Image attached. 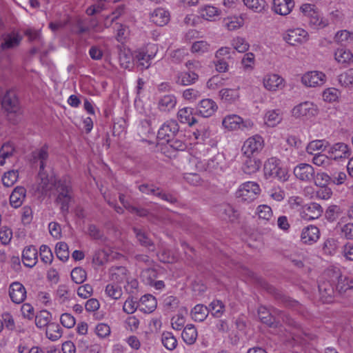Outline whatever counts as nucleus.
<instances>
[{"label":"nucleus","instance_id":"obj_1","mask_svg":"<svg viewBox=\"0 0 353 353\" xmlns=\"http://www.w3.org/2000/svg\"><path fill=\"white\" fill-rule=\"evenodd\" d=\"M0 103L8 119L14 124L17 123L23 110L16 91L12 88L4 90L0 86Z\"/></svg>","mask_w":353,"mask_h":353},{"label":"nucleus","instance_id":"obj_2","mask_svg":"<svg viewBox=\"0 0 353 353\" xmlns=\"http://www.w3.org/2000/svg\"><path fill=\"white\" fill-rule=\"evenodd\" d=\"M57 193L56 202L61 205L60 208L63 214L69 211V205L73 199V191L71 182L64 177L57 181L54 184Z\"/></svg>","mask_w":353,"mask_h":353},{"label":"nucleus","instance_id":"obj_3","mask_svg":"<svg viewBox=\"0 0 353 353\" xmlns=\"http://www.w3.org/2000/svg\"><path fill=\"white\" fill-rule=\"evenodd\" d=\"M224 163L223 155L217 154L206 162H203L196 157H192L190 160L189 165H194L197 171H206L217 174L223 171Z\"/></svg>","mask_w":353,"mask_h":353},{"label":"nucleus","instance_id":"obj_4","mask_svg":"<svg viewBox=\"0 0 353 353\" xmlns=\"http://www.w3.org/2000/svg\"><path fill=\"white\" fill-rule=\"evenodd\" d=\"M264 176L265 179H276L279 181L285 182L289 175L287 170L281 165L280 159L276 157L269 158L264 163Z\"/></svg>","mask_w":353,"mask_h":353},{"label":"nucleus","instance_id":"obj_5","mask_svg":"<svg viewBox=\"0 0 353 353\" xmlns=\"http://www.w3.org/2000/svg\"><path fill=\"white\" fill-rule=\"evenodd\" d=\"M263 287L265 290L273 296L274 299L283 306L296 311L300 314H303L305 311L304 307L297 301L290 298L285 294L282 291L275 288L274 286L264 283Z\"/></svg>","mask_w":353,"mask_h":353},{"label":"nucleus","instance_id":"obj_6","mask_svg":"<svg viewBox=\"0 0 353 353\" xmlns=\"http://www.w3.org/2000/svg\"><path fill=\"white\" fill-rule=\"evenodd\" d=\"M303 13L304 21L309 23L315 28H323L327 25V21L324 20L320 12L315 9V6L312 4H303L300 8Z\"/></svg>","mask_w":353,"mask_h":353},{"label":"nucleus","instance_id":"obj_7","mask_svg":"<svg viewBox=\"0 0 353 353\" xmlns=\"http://www.w3.org/2000/svg\"><path fill=\"white\" fill-rule=\"evenodd\" d=\"M261 192L259 185L253 181H248L240 185L236 192V196L243 202L254 201Z\"/></svg>","mask_w":353,"mask_h":353},{"label":"nucleus","instance_id":"obj_8","mask_svg":"<svg viewBox=\"0 0 353 353\" xmlns=\"http://www.w3.org/2000/svg\"><path fill=\"white\" fill-rule=\"evenodd\" d=\"M318 112L317 105L309 101L300 103L292 110V115L295 118L310 119L316 116Z\"/></svg>","mask_w":353,"mask_h":353},{"label":"nucleus","instance_id":"obj_9","mask_svg":"<svg viewBox=\"0 0 353 353\" xmlns=\"http://www.w3.org/2000/svg\"><path fill=\"white\" fill-rule=\"evenodd\" d=\"M264 147V140L260 135L256 134L247 139L241 148L243 155L256 156Z\"/></svg>","mask_w":353,"mask_h":353},{"label":"nucleus","instance_id":"obj_10","mask_svg":"<svg viewBox=\"0 0 353 353\" xmlns=\"http://www.w3.org/2000/svg\"><path fill=\"white\" fill-rule=\"evenodd\" d=\"M179 126L176 120L170 119L165 121L159 129L157 139L168 142L172 137L178 135Z\"/></svg>","mask_w":353,"mask_h":353},{"label":"nucleus","instance_id":"obj_11","mask_svg":"<svg viewBox=\"0 0 353 353\" xmlns=\"http://www.w3.org/2000/svg\"><path fill=\"white\" fill-rule=\"evenodd\" d=\"M327 154L331 160L339 161L349 159L352 152L348 145L339 142L329 147Z\"/></svg>","mask_w":353,"mask_h":353},{"label":"nucleus","instance_id":"obj_12","mask_svg":"<svg viewBox=\"0 0 353 353\" xmlns=\"http://www.w3.org/2000/svg\"><path fill=\"white\" fill-rule=\"evenodd\" d=\"M22 39V36L15 31L3 33L0 37V49L3 51L14 49L20 45Z\"/></svg>","mask_w":353,"mask_h":353},{"label":"nucleus","instance_id":"obj_13","mask_svg":"<svg viewBox=\"0 0 353 353\" xmlns=\"http://www.w3.org/2000/svg\"><path fill=\"white\" fill-rule=\"evenodd\" d=\"M308 34L301 28L289 30L284 35V40L291 46H296L307 41Z\"/></svg>","mask_w":353,"mask_h":353},{"label":"nucleus","instance_id":"obj_14","mask_svg":"<svg viewBox=\"0 0 353 353\" xmlns=\"http://www.w3.org/2000/svg\"><path fill=\"white\" fill-rule=\"evenodd\" d=\"M295 176L300 181L311 182L314 179V169L308 163H299L294 168Z\"/></svg>","mask_w":353,"mask_h":353},{"label":"nucleus","instance_id":"obj_15","mask_svg":"<svg viewBox=\"0 0 353 353\" xmlns=\"http://www.w3.org/2000/svg\"><path fill=\"white\" fill-rule=\"evenodd\" d=\"M39 180L37 192L41 195H45L51 189L52 186L54 185L57 181L54 179L52 176H49L45 169L43 170H39L38 174Z\"/></svg>","mask_w":353,"mask_h":353},{"label":"nucleus","instance_id":"obj_16","mask_svg":"<svg viewBox=\"0 0 353 353\" xmlns=\"http://www.w3.org/2000/svg\"><path fill=\"white\" fill-rule=\"evenodd\" d=\"M301 81L307 87L320 86L325 83V75L319 71L308 72L302 77Z\"/></svg>","mask_w":353,"mask_h":353},{"label":"nucleus","instance_id":"obj_17","mask_svg":"<svg viewBox=\"0 0 353 353\" xmlns=\"http://www.w3.org/2000/svg\"><path fill=\"white\" fill-rule=\"evenodd\" d=\"M218 106L211 99H204L196 106L197 114L203 117H210L216 111Z\"/></svg>","mask_w":353,"mask_h":353},{"label":"nucleus","instance_id":"obj_18","mask_svg":"<svg viewBox=\"0 0 353 353\" xmlns=\"http://www.w3.org/2000/svg\"><path fill=\"white\" fill-rule=\"evenodd\" d=\"M323 213L321 205L316 203H310L303 206L301 216L303 219L310 221L319 218Z\"/></svg>","mask_w":353,"mask_h":353},{"label":"nucleus","instance_id":"obj_19","mask_svg":"<svg viewBox=\"0 0 353 353\" xmlns=\"http://www.w3.org/2000/svg\"><path fill=\"white\" fill-rule=\"evenodd\" d=\"M9 296L13 303L19 304L26 297V290L21 283L13 282L9 288Z\"/></svg>","mask_w":353,"mask_h":353},{"label":"nucleus","instance_id":"obj_20","mask_svg":"<svg viewBox=\"0 0 353 353\" xmlns=\"http://www.w3.org/2000/svg\"><path fill=\"white\" fill-rule=\"evenodd\" d=\"M245 159L242 165V170L247 174H252L256 172L261 168V161L255 156L243 155Z\"/></svg>","mask_w":353,"mask_h":353},{"label":"nucleus","instance_id":"obj_21","mask_svg":"<svg viewBox=\"0 0 353 353\" xmlns=\"http://www.w3.org/2000/svg\"><path fill=\"white\" fill-rule=\"evenodd\" d=\"M301 241L305 244H313L320 237V231L316 226L310 225L303 228L301 232Z\"/></svg>","mask_w":353,"mask_h":353},{"label":"nucleus","instance_id":"obj_22","mask_svg":"<svg viewBox=\"0 0 353 353\" xmlns=\"http://www.w3.org/2000/svg\"><path fill=\"white\" fill-rule=\"evenodd\" d=\"M263 85L269 91H276L284 86L283 79L276 74H267L263 78Z\"/></svg>","mask_w":353,"mask_h":353},{"label":"nucleus","instance_id":"obj_23","mask_svg":"<svg viewBox=\"0 0 353 353\" xmlns=\"http://www.w3.org/2000/svg\"><path fill=\"white\" fill-rule=\"evenodd\" d=\"M294 6V0H273L272 10L282 16L290 13Z\"/></svg>","mask_w":353,"mask_h":353},{"label":"nucleus","instance_id":"obj_24","mask_svg":"<svg viewBox=\"0 0 353 353\" xmlns=\"http://www.w3.org/2000/svg\"><path fill=\"white\" fill-rule=\"evenodd\" d=\"M222 125L229 130H236L246 127L243 119L236 114H229L225 117L223 119Z\"/></svg>","mask_w":353,"mask_h":353},{"label":"nucleus","instance_id":"obj_25","mask_svg":"<svg viewBox=\"0 0 353 353\" xmlns=\"http://www.w3.org/2000/svg\"><path fill=\"white\" fill-rule=\"evenodd\" d=\"M219 216L225 220L234 221L239 217V212L230 204L224 203L218 207Z\"/></svg>","mask_w":353,"mask_h":353},{"label":"nucleus","instance_id":"obj_26","mask_svg":"<svg viewBox=\"0 0 353 353\" xmlns=\"http://www.w3.org/2000/svg\"><path fill=\"white\" fill-rule=\"evenodd\" d=\"M319 291L322 301L330 303L332 301L334 294V288L329 281H322L319 283Z\"/></svg>","mask_w":353,"mask_h":353},{"label":"nucleus","instance_id":"obj_27","mask_svg":"<svg viewBox=\"0 0 353 353\" xmlns=\"http://www.w3.org/2000/svg\"><path fill=\"white\" fill-rule=\"evenodd\" d=\"M26 196V190L23 186L16 187L10 196V203L14 208H19Z\"/></svg>","mask_w":353,"mask_h":353},{"label":"nucleus","instance_id":"obj_28","mask_svg":"<svg viewBox=\"0 0 353 353\" xmlns=\"http://www.w3.org/2000/svg\"><path fill=\"white\" fill-rule=\"evenodd\" d=\"M22 261L24 265L32 268L37 262V250L33 245L27 246L22 253Z\"/></svg>","mask_w":353,"mask_h":353},{"label":"nucleus","instance_id":"obj_29","mask_svg":"<svg viewBox=\"0 0 353 353\" xmlns=\"http://www.w3.org/2000/svg\"><path fill=\"white\" fill-rule=\"evenodd\" d=\"M151 21L159 26L167 24L170 20V14L168 11L163 8H159L155 9L150 15Z\"/></svg>","mask_w":353,"mask_h":353},{"label":"nucleus","instance_id":"obj_30","mask_svg":"<svg viewBox=\"0 0 353 353\" xmlns=\"http://www.w3.org/2000/svg\"><path fill=\"white\" fill-rule=\"evenodd\" d=\"M198 79L199 75L194 71L181 72L177 74L176 83L186 86L194 83Z\"/></svg>","mask_w":353,"mask_h":353},{"label":"nucleus","instance_id":"obj_31","mask_svg":"<svg viewBox=\"0 0 353 353\" xmlns=\"http://www.w3.org/2000/svg\"><path fill=\"white\" fill-rule=\"evenodd\" d=\"M133 232L137 241L142 246L147 248L149 250H154L155 245L145 232L137 228H133Z\"/></svg>","mask_w":353,"mask_h":353},{"label":"nucleus","instance_id":"obj_32","mask_svg":"<svg viewBox=\"0 0 353 353\" xmlns=\"http://www.w3.org/2000/svg\"><path fill=\"white\" fill-rule=\"evenodd\" d=\"M197 330L192 324H188L183 327L181 337L187 345H192L197 339Z\"/></svg>","mask_w":353,"mask_h":353},{"label":"nucleus","instance_id":"obj_33","mask_svg":"<svg viewBox=\"0 0 353 353\" xmlns=\"http://www.w3.org/2000/svg\"><path fill=\"white\" fill-rule=\"evenodd\" d=\"M353 289V277L347 275L340 274L338 276V281L336 285V290L343 294L348 290Z\"/></svg>","mask_w":353,"mask_h":353},{"label":"nucleus","instance_id":"obj_34","mask_svg":"<svg viewBox=\"0 0 353 353\" xmlns=\"http://www.w3.org/2000/svg\"><path fill=\"white\" fill-rule=\"evenodd\" d=\"M139 305L141 310L145 313H150L153 312L157 307V300L154 296L145 294L140 299Z\"/></svg>","mask_w":353,"mask_h":353},{"label":"nucleus","instance_id":"obj_35","mask_svg":"<svg viewBox=\"0 0 353 353\" xmlns=\"http://www.w3.org/2000/svg\"><path fill=\"white\" fill-rule=\"evenodd\" d=\"M177 117L182 123H187L190 126L196 123V119L193 117V109L191 108H183L180 109L177 113Z\"/></svg>","mask_w":353,"mask_h":353},{"label":"nucleus","instance_id":"obj_36","mask_svg":"<svg viewBox=\"0 0 353 353\" xmlns=\"http://www.w3.org/2000/svg\"><path fill=\"white\" fill-rule=\"evenodd\" d=\"M176 104V99L174 95L168 94L162 97L158 103V108L162 112H170Z\"/></svg>","mask_w":353,"mask_h":353},{"label":"nucleus","instance_id":"obj_37","mask_svg":"<svg viewBox=\"0 0 353 353\" xmlns=\"http://www.w3.org/2000/svg\"><path fill=\"white\" fill-rule=\"evenodd\" d=\"M48 148L43 145L41 148L34 150L32 153V158L34 161H39V170H43L46 167V161L48 159Z\"/></svg>","mask_w":353,"mask_h":353},{"label":"nucleus","instance_id":"obj_38","mask_svg":"<svg viewBox=\"0 0 353 353\" xmlns=\"http://www.w3.org/2000/svg\"><path fill=\"white\" fill-rule=\"evenodd\" d=\"M134 64L140 70H144L151 65V60L144 54V50H138L134 53Z\"/></svg>","mask_w":353,"mask_h":353},{"label":"nucleus","instance_id":"obj_39","mask_svg":"<svg viewBox=\"0 0 353 353\" xmlns=\"http://www.w3.org/2000/svg\"><path fill=\"white\" fill-rule=\"evenodd\" d=\"M52 319V314L48 310H41L35 316V325L39 329L46 328L50 324Z\"/></svg>","mask_w":353,"mask_h":353},{"label":"nucleus","instance_id":"obj_40","mask_svg":"<svg viewBox=\"0 0 353 353\" xmlns=\"http://www.w3.org/2000/svg\"><path fill=\"white\" fill-rule=\"evenodd\" d=\"M119 60L122 68L130 70L134 63V55L129 50L124 49L119 52Z\"/></svg>","mask_w":353,"mask_h":353},{"label":"nucleus","instance_id":"obj_41","mask_svg":"<svg viewBox=\"0 0 353 353\" xmlns=\"http://www.w3.org/2000/svg\"><path fill=\"white\" fill-rule=\"evenodd\" d=\"M137 133L141 141H147L150 134L152 133L150 121L148 119L141 120L137 126Z\"/></svg>","mask_w":353,"mask_h":353},{"label":"nucleus","instance_id":"obj_42","mask_svg":"<svg viewBox=\"0 0 353 353\" xmlns=\"http://www.w3.org/2000/svg\"><path fill=\"white\" fill-rule=\"evenodd\" d=\"M62 329L57 323H51L46 327V336L52 341L59 340L62 336Z\"/></svg>","mask_w":353,"mask_h":353},{"label":"nucleus","instance_id":"obj_43","mask_svg":"<svg viewBox=\"0 0 353 353\" xmlns=\"http://www.w3.org/2000/svg\"><path fill=\"white\" fill-rule=\"evenodd\" d=\"M208 307L202 304L195 305L191 311L192 319L199 322L203 321L208 316Z\"/></svg>","mask_w":353,"mask_h":353},{"label":"nucleus","instance_id":"obj_44","mask_svg":"<svg viewBox=\"0 0 353 353\" xmlns=\"http://www.w3.org/2000/svg\"><path fill=\"white\" fill-rule=\"evenodd\" d=\"M282 114L280 110H272L267 112L265 116V122L270 127H274L282 121Z\"/></svg>","mask_w":353,"mask_h":353},{"label":"nucleus","instance_id":"obj_45","mask_svg":"<svg viewBox=\"0 0 353 353\" xmlns=\"http://www.w3.org/2000/svg\"><path fill=\"white\" fill-rule=\"evenodd\" d=\"M199 14L202 18L208 21H214L220 14V10L211 6H205L199 10Z\"/></svg>","mask_w":353,"mask_h":353},{"label":"nucleus","instance_id":"obj_46","mask_svg":"<svg viewBox=\"0 0 353 353\" xmlns=\"http://www.w3.org/2000/svg\"><path fill=\"white\" fill-rule=\"evenodd\" d=\"M161 343L168 350H174L177 346V340L170 332H163L161 334Z\"/></svg>","mask_w":353,"mask_h":353},{"label":"nucleus","instance_id":"obj_47","mask_svg":"<svg viewBox=\"0 0 353 353\" xmlns=\"http://www.w3.org/2000/svg\"><path fill=\"white\" fill-rule=\"evenodd\" d=\"M219 97L222 101L233 103L239 99V92L237 89L224 88L219 91Z\"/></svg>","mask_w":353,"mask_h":353},{"label":"nucleus","instance_id":"obj_48","mask_svg":"<svg viewBox=\"0 0 353 353\" xmlns=\"http://www.w3.org/2000/svg\"><path fill=\"white\" fill-rule=\"evenodd\" d=\"M71 31L73 34L81 36L83 34L89 33L90 32V27L85 20L79 19L72 25Z\"/></svg>","mask_w":353,"mask_h":353},{"label":"nucleus","instance_id":"obj_49","mask_svg":"<svg viewBox=\"0 0 353 353\" xmlns=\"http://www.w3.org/2000/svg\"><path fill=\"white\" fill-rule=\"evenodd\" d=\"M243 1L246 7L257 13L262 12L267 7L265 0H243Z\"/></svg>","mask_w":353,"mask_h":353},{"label":"nucleus","instance_id":"obj_50","mask_svg":"<svg viewBox=\"0 0 353 353\" xmlns=\"http://www.w3.org/2000/svg\"><path fill=\"white\" fill-rule=\"evenodd\" d=\"M335 59L341 63H350L353 60L352 52L345 48H339L334 53Z\"/></svg>","mask_w":353,"mask_h":353},{"label":"nucleus","instance_id":"obj_51","mask_svg":"<svg viewBox=\"0 0 353 353\" xmlns=\"http://www.w3.org/2000/svg\"><path fill=\"white\" fill-rule=\"evenodd\" d=\"M328 142L325 140H314L310 141L306 147V152L314 154V152L324 150L328 146Z\"/></svg>","mask_w":353,"mask_h":353},{"label":"nucleus","instance_id":"obj_52","mask_svg":"<svg viewBox=\"0 0 353 353\" xmlns=\"http://www.w3.org/2000/svg\"><path fill=\"white\" fill-rule=\"evenodd\" d=\"M125 11L123 5L119 6L110 15H107L105 18L104 26L105 28L110 27Z\"/></svg>","mask_w":353,"mask_h":353},{"label":"nucleus","instance_id":"obj_53","mask_svg":"<svg viewBox=\"0 0 353 353\" xmlns=\"http://www.w3.org/2000/svg\"><path fill=\"white\" fill-rule=\"evenodd\" d=\"M208 307L209 312H211L212 314L216 318L221 316L225 311V305L220 300H214Z\"/></svg>","mask_w":353,"mask_h":353},{"label":"nucleus","instance_id":"obj_54","mask_svg":"<svg viewBox=\"0 0 353 353\" xmlns=\"http://www.w3.org/2000/svg\"><path fill=\"white\" fill-rule=\"evenodd\" d=\"M170 146L176 150L183 151L187 148L185 137L183 134L172 137L168 142Z\"/></svg>","mask_w":353,"mask_h":353},{"label":"nucleus","instance_id":"obj_55","mask_svg":"<svg viewBox=\"0 0 353 353\" xmlns=\"http://www.w3.org/2000/svg\"><path fill=\"white\" fill-rule=\"evenodd\" d=\"M57 256L62 261H66L69 258L68 245L65 242H59L56 245Z\"/></svg>","mask_w":353,"mask_h":353},{"label":"nucleus","instance_id":"obj_56","mask_svg":"<svg viewBox=\"0 0 353 353\" xmlns=\"http://www.w3.org/2000/svg\"><path fill=\"white\" fill-rule=\"evenodd\" d=\"M14 151V146L10 143H4L0 149V165H3L5 159L11 157Z\"/></svg>","mask_w":353,"mask_h":353},{"label":"nucleus","instance_id":"obj_57","mask_svg":"<svg viewBox=\"0 0 353 353\" xmlns=\"http://www.w3.org/2000/svg\"><path fill=\"white\" fill-rule=\"evenodd\" d=\"M56 294L60 303H64L70 299V292L66 285H59Z\"/></svg>","mask_w":353,"mask_h":353},{"label":"nucleus","instance_id":"obj_58","mask_svg":"<svg viewBox=\"0 0 353 353\" xmlns=\"http://www.w3.org/2000/svg\"><path fill=\"white\" fill-rule=\"evenodd\" d=\"M334 39L341 45H345L346 43H351L353 41V33L346 30H341L336 34Z\"/></svg>","mask_w":353,"mask_h":353},{"label":"nucleus","instance_id":"obj_59","mask_svg":"<svg viewBox=\"0 0 353 353\" xmlns=\"http://www.w3.org/2000/svg\"><path fill=\"white\" fill-rule=\"evenodd\" d=\"M19 177L17 170H10L4 174L2 177L3 184L6 187H10L14 184Z\"/></svg>","mask_w":353,"mask_h":353},{"label":"nucleus","instance_id":"obj_60","mask_svg":"<svg viewBox=\"0 0 353 353\" xmlns=\"http://www.w3.org/2000/svg\"><path fill=\"white\" fill-rule=\"evenodd\" d=\"M89 236L94 239L99 241L102 243H104L106 241V237L105 236L103 232L101 231L96 225L91 224L88 226V228Z\"/></svg>","mask_w":353,"mask_h":353},{"label":"nucleus","instance_id":"obj_61","mask_svg":"<svg viewBox=\"0 0 353 353\" xmlns=\"http://www.w3.org/2000/svg\"><path fill=\"white\" fill-rule=\"evenodd\" d=\"M331 159L329 157V154L327 155L322 154L321 152H318L317 154H314L312 163L318 166L327 167L330 165Z\"/></svg>","mask_w":353,"mask_h":353},{"label":"nucleus","instance_id":"obj_62","mask_svg":"<svg viewBox=\"0 0 353 353\" xmlns=\"http://www.w3.org/2000/svg\"><path fill=\"white\" fill-rule=\"evenodd\" d=\"M106 294L113 299H119L122 295L121 288L116 284H108L105 287Z\"/></svg>","mask_w":353,"mask_h":353},{"label":"nucleus","instance_id":"obj_63","mask_svg":"<svg viewBox=\"0 0 353 353\" xmlns=\"http://www.w3.org/2000/svg\"><path fill=\"white\" fill-rule=\"evenodd\" d=\"M72 280L77 283H82L86 279V272L81 268H75L71 272Z\"/></svg>","mask_w":353,"mask_h":353},{"label":"nucleus","instance_id":"obj_64","mask_svg":"<svg viewBox=\"0 0 353 353\" xmlns=\"http://www.w3.org/2000/svg\"><path fill=\"white\" fill-rule=\"evenodd\" d=\"M339 81L342 85L345 87L353 84V68H350L339 75Z\"/></svg>","mask_w":353,"mask_h":353}]
</instances>
